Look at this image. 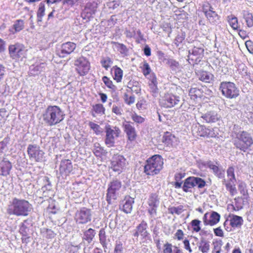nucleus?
Wrapping results in <instances>:
<instances>
[{"label": "nucleus", "instance_id": "obj_1", "mask_svg": "<svg viewBox=\"0 0 253 253\" xmlns=\"http://www.w3.org/2000/svg\"><path fill=\"white\" fill-rule=\"evenodd\" d=\"M42 117L46 125L52 126L62 122L65 118V114L59 106L48 105L43 112Z\"/></svg>", "mask_w": 253, "mask_h": 253}, {"label": "nucleus", "instance_id": "obj_2", "mask_svg": "<svg viewBox=\"0 0 253 253\" xmlns=\"http://www.w3.org/2000/svg\"><path fill=\"white\" fill-rule=\"evenodd\" d=\"M164 159L159 154L149 158L145 162L143 172L148 176H154L159 174L164 168Z\"/></svg>", "mask_w": 253, "mask_h": 253}, {"label": "nucleus", "instance_id": "obj_3", "mask_svg": "<svg viewBox=\"0 0 253 253\" xmlns=\"http://www.w3.org/2000/svg\"><path fill=\"white\" fill-rule=\"evenodd\" d=\"M233 143L237 149L246 152L253 145V138L250 133L243 130L236 133Z\"/></svg>", "mask_w": 253, "mask_h": 253}, {"label": "nucleus", "instance_id": "obj_4", "mask_svg": "<svg viewBox=\"0 0 253 253\" xmlns=\"http://www.w3.org/2000/svg\"><path fill=\"white\" fill-rule=\"evenodd\" d=\"M219 90L223 96L228 99H235L240 94V90L233 82L223 81L220 83Z\"/></svg>", "mask_w": 253, "mask_h": 253}, {"label": "nucleus", "instance_id": "obj_5", "mask_svg": "<svg viewBox=\"0 0 253 253\" xmlns=\"http://www.w3.org/2000/svg\"><path fill=\"white\" fill-rule=\"evenodd\" d=\"M122 186L121 181L117 179H113L109 183L106 193V201L108 204H112L117 199Z\"/></svg>", "mask_w": 253, "mask_h": 253}, {"label": "nucleus", "instance_id": "obj_6", "mask_svg": "<svg viewBox=\"0 0 253 253\" xmlns=\"http://www.w3.org/2000/svg\"><path fill=\"white\" fill-rule=\"evenodd\" d=\"M105 129L106 133L105 143L108 147H113L114 146L115 139L120 136L121 130L118 126L112 127L109 125L105 126Z\"/></svg>", "mask_w": 253, "mask_h": 253}, {"label": "nucleus", "instance_id": "obj_7", "mask_svg": "<svg viewBox=\"0 0 253 253\" xmlns=\"http://www.w3.org/2000/svg\"><path fill=\"white\" fill-rule=\"evenodd\" d=\"M204 45L199 42H196L193 44L192 49L189 50L188 60L193 64H198L204 56Z\"/></svg>", "mask_w": 253, "mask_h": 253}, {"label": "nucleus", "instance_id": "obj_8", "mask_svg": "<svg viewBox=\"0 0 253 253\" xmlns=\"http://www.w3.org/2000/svg\"><path fill=\"white\" fill-rule=\"evenodd\" d=\"M76 72L80 76L86 75L90 69V63L88 60L83 56L77 58L74 63Z\"/></svg>", "mask_w": 253, "mask_h": 253}, {"label": "nucleus", "instance_id": "obj_9", "mask_svg": "<svg viewBox=\"0 0 253 253\" xmlns=\"http://www.w3.org/2000/svg\"><path fill=\"white\" fill-rule=\"evenodd\" d=\"M27 154L31 161L41 162L44 158V152L37 144H29L27 148Z\"/></svg>", "mask_w": 253, "mask_h": 253}, {"label": "nucleus", "instance_id": "obj_10", "mask_svg": "<svg viewBox=\"0 0 253 253\" xmlns=\"http://www.w3.org/2000/svg\"><path fill=\"white\" fill-rule=\"evenodd\" d=\"M202 8L207 20L211 24L215 25L219 20L220 16L214 10L212 5L208 1H205L202 4Z\"/></svg>", "mask_w": 253, "mask_h": 253}, {"label": "nucleus", "instance_id": "obj_11", "mask_svg": "<svg viewBox=\"0 0 253 253\" xmlns=\"http://www.w3.org/2000/svg\"><path fill=\"white\" fill-rule=\"evenodd\" d=\"M126 161L125 157L119 154H115L111 160V169L119 173L125 169Z\"/></svg>", "mask_w": 253, "mask_h": 253}, {"label": "nucleus", "instance_id": "obj_12", "mask_svg": "<svg viewBox=\"0 0 253 253\" xmlns=\"http://www.w3.org/2000/svg\"><path fill=\"white\" fill-rule=\"evenodd\" d=\"M8 51L10 56L13 59L18 60L25 57V47L24 44L17 42L9 45Z\"/></svg>", "mask_w": 253, "mask_h": 253}, {"label": "nucleus", "instance_id": "obj_13", "mask_svg": "<svg viewBox=\"0 0 253 253\" xmlns=\"http://www.w3.org/2000/svg\"><path fill=\"white\" fill-rule=\"evenodd\" d=\"M193 135L200 137H213L215 136L213 128L206 127L204 125L198 124L192 130Z\"/></svg>", "mask_w": 253, "mask_h": 253}, {"label": "nucleus", "instance_id": "obj_14", "mask_svg": "<svg viewBox=\"0 0 253 253\" xmlns=\"http://www.w3.org/2000/svg\"><path fill=\"white\" fill-rule=\"evenodd\" d=\"M98 8V4L95 1L87 2L81 12V17L84 20H89L95 14Z\"/></svg>", "mask_w": 253, "mask_h": 253}, {"label": "nucleus", "instance_id": "obj_15", "mask_svg": "<svg viewBox=\"0 0 253 253\" xmlns=\"http://www.w3.org/2000/svg\"><path fill=\"white\" fill-rule=\"evenodd\" d=\"M179 102V97L172 93H167L160 99L161 106L166 108H171L177 105Z\"/></svg>", "mask_w": 253, "mask_h": 253}, {"label": "nucleus", "instance_id": "obj_16", "mask_svg": "<svg viewBox=\"0 0 253 253\" xmlns=\"http://www.w3.org/2000/svg\"><path fill=\"white\" fill-rule=\"evenodd\" d=\"M123 127L124 132L126 134L127 141L132 142L136 141L138 135L135 127L131 122L126 121L123 123Z\"/></svg>", "mask_w": 253, "mask_h": 253}, {"label": "nucleus", "instance_id": "obj_17", "mask_svg": "<svg viewBox=\"0 0 253 253\" xmlns=\"http://www.w3.org/2000/svg\"><path fill=\"white\" fill-rule=\"evenodd\" d=\"M73 166L69 159H63L60 161L59 166V173L63 178H66L72 172Z\"/></svg>", "mask_w": 253, "mask_h": 253}, {"label": "nucleus", "instance_id": "obj_18", "mask_svg": "<svg viewBox=\"0 0 253 253\" xmlns=\"http://www.w3.org/2000/svg\"><path fill=\"white\" fill-rule=\"evenodd\" d=\"M76 48V44L73 42H67L62 43L57 50V54L61 58H64L72 53Z\"/></svg>", "mask_w": 253, "mask_h": 253}, {"label": "nucleus", "instance_id": "obj_19", "mask_svg": "<svg viewBox=\"0 0 253 253\" xmlns=\"http://www.w3.org/2000/svg\"><path fill=\"white\" fill-rule=\"evenodd\" d=\"M196 75L199 80L205 83L211 84L214 81V76L211 73L200 69L195 72Z\"/></svg>", "mask_w": 253, "mask_h": 253}, {"label": "nucleus", "instance_id": "obj_20", "mask_svg": "<svg viewBox=\"0 0 253 253\" xmlns=\"http://www.w3.org/2000/svg\"><path fill=\"white\" fill-rule=\"evenodd\" d=\"M76 217L80 223H86L91 219L90 211L85 207H83L77 212Z\"/></svg>", "mask_w": 253, "mask_h": 253}, {"label": "nucleus", "instance_id": "obj_21", "mask_svg": "<svg viewBox=\"0 0 253 253\" xmlns=\"http://www.w3.org/2000/svg\"><path fill=\"white\" fill-rule=\"evenodd\" d=\"M12 168V163L6 159H3L0 162V175L7 176L9 175Z\"/></svg>", "mask_w": 253, "mask_h": 253}, {"label": "nucleus", "instance_id": "obj_22", "mask_svg": "<svg viewBox=\"0 0 253 253\" xmlns=\"http://www.w3.org/2000/svg\"><path fill=\"white\" fill-rule=\"evenodd\" d=\"M30 207H9L7 209V212L9 214L19 215H27Z\"/></svg>", "mask_w": 253, "mask_h": 253}, {"label": "nucleus", "instance_id": "obj_23", "mask_svg": "<svg viewBox=\"0 0 253 253\" xmlns=\"http://www.w3.org/2000/svg\"><path fill=\"white\" fill-rule=\"evenodd\" d=\"M243 220L242 217L238 215H233L230 217V220H226L224 223V226L226 225H231L232 227H238L243 224Z\"/></svg>", "mask_w": 253, "mask_h": 253}, {"label": "nucleus", "instance_id": "obj_24", "mask_svg": "<svg viewBox=\"0 0 253 253\" xmlns=\"http://www.w3.org/2000/svg\"><path fill=\"white\" fill-rule=\"evenodd\" d=\"M223 184L225 186L226 189L229 192L231 196L235 195L237 191L236 188V180L224 179Z\"/></svg>", "mask_w": 253, "mask_h": 253}, {"label": "nucleus", "instance_id": "obj_25", "mask_svg": "<svg viewBox=\"0 0 253 253\" xmlns=\"http://www.w3.org/2000/svg\"><path fill=\"white\" fill-rule=\"evenodd\" d=\"M207 123H214L219 120L217 113L214 111H208L201 116Z\"/></svg>", "mask_w": 253, "mask_h": 253}, {"label": "nucleus", "instance_id": "obj_26", "mask_svg": "<svg viewBox=\"0 0 253 253\" xmlns=\"http://www.w3.org/2000/svg\"><path fill=\"white\" fill-rule=\"evenodd\" d=\"M176 141L175 136L171 133L167 131L163 136L162 142L168 147L172 146Z\"/></svg>", "mask_w": 253, "mask_h": 253}, {"label": "nucleus", "instance_id": "obj_27", "mask_svg": "<svg viewBox=\"0 0 253 253\" xmlns=\"http://www.w3.org/2000/svg\"><path fill=\"white\" fill-rule=\"evenodd\" d=\"M111 71H113V79L117 83H121L123 77V71L117 65L113 66L111 69Z\"/></svg>", "mask_w": 253, "mask_h": 253}, {"label": "nucleus", "instance_id": "obj_28", "mask_svg": "<svg viewBox=\"0 0 253 253\" xmlns=\"http://www.w3.org/2000/svg\"><path fill=\"white\" fill-rule=\"evenodd\" d=\"M194 187V176H189L185 179L182 188L183 191L188 192Z\"/></svg>", "mask_w": 253, "mask_h": 253}, {"label": "nucleus", "instance_id": "obj_29", "mask_svg": "<svg viewBox=\"0 0 253 253\" xmlns=\"http://www.w3.org/2000/svg\"><path fill=\"white\" fill-rule=\"evenodd\" d=\"M105 112V108L102 104L97 103L93 105L92 106L91 113L93 117H95L96 115H104Z\"/></svg>", "mask_w": 253, "mask_h": 253}, {"label": "nucleus", "instance_id": "obj_30", "mask_svg": "<svg viewBox=\"0 0 253 253\" xmlns=\"http://www.w3.org/2000/svg\"><path fill=\"white\" fill-rule=\"evenodd\" d=\"M186 173L183 171L176 172L174 175L175 181L173 184L175 188H180L182 187L183 182L181 180L185 176Z\"/></svg>", "mask_w": 253, "mask_h": 253}, {"label": "nucleus", "instance_id": "obj_31", "mask_svg": "<svg viewBox=\"0 0 253 253\" xmlns=\"http://www.w3.org/2000/svg\"><path fill=\"white\" fill-rule=\"evenodd\" d=\"M149 80L148 85L153 92H156L158 90V82L157 77L156 75L153 73L149 75V77H147Z\"/></svg>", "mask_w": 253, "mask_h": 253}, {"label": "nucleus", "instance_id": "obj_32", "mask_svg": "<svg viewBox=\"0 0 253 253\" xmlns=\"http://www.w3.org/2000/svg\"><path fill=\"white\" fill-rule=\"evenodd\" d=\"M210 243L204 238H202L199 243V250L202 253H208L210 249Z\"/></svg>", "mask_w": 253, "mask_h": 253}, {"label": "nucleus", "instance_id": "obj_33", "mask_svg": "<svg viewBox=\"0 0 253 253\" xmlns=\"http://www.w3.org/2000/svg\"><path fill=\"white\" fill-rule=\"evenodd\" d=\"M189 94L191 99L195 100L203 96V91L199 88L192 87L190 89Z\"/></svg>", "mask_w": 253, "mask_h": 253}, {"label": "nucleus", "instance_id": "obj_34", "mask_svg": "<svg viewBox=\"0 0 253 253\" xmlns=\"http://www.w3.org/2000/svg\"><path fill=\"white\" fill-rule=\"evenodd\" d=\"M208 168L211 169L214 174L218 178H222L224 175V170L221 169L219 168L211 163H208Z\"/></svg>", "mask_w": 253, "mask_h": 253}, {"label": "nucleus", "instance_id": "obj_35", "mask_svg": "<svg viewBox=\"0 0 253 253\" xmlns=\"http://www.w3.org/2000/svg\"><path fill=\"white\" fill-rule=\"evenodd\" d=\"M227 21L233 30H239V25L237 18L234 15L227 17Z\"/></svg>", "mask_w": 253, "mask_h": 253}, {"label": "nucleus", "instance_id": "obj_36", "mask_svg": "<svg viewBox=\"0 0 253 253\" xmlns=\"http://www.w3.org/2000/svg\"><path fill=\"white\" fill-rule=\"evenodd\" d=\"M95 234L96 232L94 229L89 228L84 232L83 240L86 241L88 243H90L92 241Z\"/></svg>", "mask_w": 253, "mask_h": 253}, {"label": "nucleus", "instance_id": "obj_37", "mask_svg": "<svg viewBox=\"0 0 253 253\" xmlns=\"http://www.w3.org/2000/svg\"><path fill=\"white\" fill-rule=\"evenodd\" d=\"M147 228V224L144 221H142L141 223L137 226L136 229L138 231L141 236L143 238H146L149 235L146 230Z\"/></svg>", "mask_w": 253, "mask_h": 253}, {"label": "nucleus", "instance_id": "obj_38", "mask_svg": "<svg viewBox=\"0 0 253 253\" xmlns=\"http://www.w3.org/2000/svg\"><path fill=\"white\" fill-rule=\"evenodd\" d=\"M220 217V216L217 212L213 211L211 213L210 219L207 221H205V222H206L207 224L212 226L219 222Z\"/></svg>", "mask_w": 253, "mask_h": 253}, {"label": "nucleus", "instance_id": "obj_39", "mask_svg": "<svg viewBox=\"0 0 253 253\" xmlns=\"http://www.w3.org/2000/svg\"><path fill=\"white\" fill-rule=\"evenodd\" d=\"M45 4L43 2H41L38 7L37 12V17L38 22H42V18L45 15Z\"/></svg>", "mask_w": 253, "mask_h": 253}, {"label": "nucleus", "instance_id": "obj_40", "mask_svg": "<svg viewBox=\"0 0 253 253\" xmlns=\"http://www.w3.org/2000/svg\"><path fill=\"white\" fill-rule=\"evenodd\" d=\"M249 196H242L235 198V204L237 206H246L249 204Z\"/></svg>", "mask_w": 253, "mask_h": 253}, {"label": "nucleus", "instance_id": "obj_41", "mask_svg": "<svg viewBox=\"0 0 253 253\" xmlns=\"http://www.w3.org/2000/svg\"><path fill=\"white\" fill-rule=\"evenodd\" d=\"M102 81L108 88L113 91L116 90L117 86L114 84L113 81L107 76H103L102 78Z\"/></svg>", "mask_w": 253, "mask_h": 253}, {"label": "nucleus", "instance_id": "obj_42", "mask_svg": "<svg viewBox=\"0 0 253 253\" xmlns=\"http://www.w3.org/2000/svg\"><path fill=\"white\" fill-rule=\"evenodd\" d=\"M243 17L247 26L249 28L253 26V15L248 11H244Z\"/></svg>", "mask_w": 253, "mask_h": 253}, {"label": "nucleus", "instance_id": "obj_43", "mask_svg": "<svg viewBox=\"0 0 253 253\" xmlns=\"http://www.w3.org/2000/svg\"><path fill=\"white\" fill-rule=\"evenodd\" d=\"M24 21L22 19H18L14 21L12 28L15 33L19 32L24 28Z\"/></svg>", "mask_w": 253, "mask_h": 253}, {"label": "nucleus", "instance_id": "obj_44", "mask_svg": "<svg viewBox=\"0 0 253 253\" xmlns=\"http://www.w3.org/2000/svg\"><path fill=\"white\" fill-rule=\"evenodd\" d=\"M112 43L115 45L117 50L119 51L121 54L124 55H127L128 49L125 44L118 42H113Z\"/></svg>", "mask_w": 253, "mask_h": 253}, {"label": "nucleus", "instance_id": "obj_45", "mask_svg": "<svg viewBox=\"0 0 253 253\" xmlns=\"http://www.w3.org/2000/svg\"><path fill=\"white\" fill-rule=\"evenodd\" d=\"M80 246L79 245H73L71 243L68 242L65 244V250L68 253H77Z\"/></svg>", "mask_w": 253, "mask_h": 253}, {"label": "nucleus", "instance_id": "obj_46", "mask_svg": "<svg viewBox=\"0 0 253 253\" xmlns=\"http://www.w3.org/2000/svg\"><path fill=\"white\" fill-rule=\"evenodd\" d=\"M99 238L100 244L104 248H107L106 235L105 229L101 228L99 233Z\"/></svg>", "mask_w": 253, "mask_h": 253}, {"label": "nucleus", "instance_id": "obj_47", "mask_svg": "<svg viewBox=\"0 0 253 253\" xmlns=\"http://www.w3.org/2000/svg\"><path fill=\"white\" fill-rule=\"evenodd\" d=\"M100 63L103 68L108 70L113 63V61L109 57H103L100 60Z\"/></svg>", "mask_w": 253, "mask_h": 253}, {"label": "nucleus", "instance_id": "obj_48", "mask_svg": "<svg viewBox=\"0 0 253 253\" xmlns=\"http://www.w3.org/2000/svg\"><path fill=\"white\" fill-rule=\"evenodd\" d=\"M174 13L176 16V18L177 20H180L181 19H186L187 18L188 13L185 11L184 10L182 9V8H177L174 11Z\"/></svg>", "mask_w": 253, "mask_h": 253}, {"label": "nucleus", "instance_id": "obj_49", "mask_svg": "<svg viewBox=\"0 0 253 253\" xmlns=\"http://www.w3.org/2000/svg\"><path fill=\"white\" fill-rule=\"evenodd\" d=\"M194 182L195 187L197 186L199 189L204 188L206 185V181L202 178L199 177L194 176Z\"/></svg>", "mask_w": 253, "mask_h": 253}, {"label": "nucleus", "instance_id": "obj_50", "mask_svg": "<svg viewBox=\"0 0 253 253\" xmlns=\"http://www.w3.org/2000/svg\"><path fill=\"white\" fill-rule=\"evenodd\" d=\"M132 120L136 124H142L145 121V119L142 116L138 115L135 112H133L131 115Z\"/></svg>", "mask_w": 253, "mask_h": 253}, {"label": "nucleus", "instance_id": "obj_51", "mask_svg": "<svg viewBox=\"0 0 253 253\" xmlns=\"http://www.w3.org/2000/svg\"><path fill=\"white\" fill-rule=\"evenodd\" d=\"M26 223V221H24L21 225L19 229V233L23 237L29 235V229L25 224Z\"/></svg>", "mask_w": 253, "mask_h": 253}, {"label": "nucleus", "instance_id": "obj_52", "mask_svg": "<svg viewBox=\"0 0 253 253\" xmlns=\"http://www.w3.org/2000/svg\"><path fill=\"white\" fill-rule=\"evenodd\" d=\"M141 68L143 74L145 77H147L148 75H150L151 69L149 64L146 61L144 62L142 66L141 67Z\"/></svg>", "mask_w": 253, "mask_h": 253}, {"label": "nucleus", "instance_id": "obj_53", "mask_svg": "<svg viewBox=\"0 0 253 253\" xmlns=\"http://www.w3.org/2000/svg\"><path fill=\"white\" fill-rule=\"evenodd\" d=\"M113 253H124V248L121 241H117L116 242Z\"/></svg>", "mask_w": 253, "mask_h": 253}, {"label": "nucleus", "instance_id": "obj_54", "mask_svg": "<svg viewBox=\"0 0 253 253\" xmlns=\"http://www.w3.org/2000/svg\"><path fill=\"white\" fill-rule=\"evenodd\" d=\"M200 223L201 221L198 219H194L191 221V224L193 232H198L201 230Z\"/></svg>", "mask_w": 253, "mask_h": 253}, {"label": "nucleus", "instance_id": "obj_55", "mask_svg": "<svg viewBox=\"0 0 253 253\" xmlns=\"http://www.w3.org/2000/svg\"><path fill=\"white\" fill-rule=\"evenodd\" d=\"M42 233L43 234L44 236L47 239H52L56 235V234L50 229L43 228L42 230Z\"/></svg>", "mask_w": 253, "mask_h": 253}, {"label": "nucleus", "instance_id": "obj_56", "mask_svg": "<svg viewBox=\"0 0 253 253\" xmlns=\"http://www.w3.org/2000/svg\"><path fill=\"white\" fill-rule=\"evenodd\" d=\"M10 137L7 136L5 137L2 141L0 142V152L2 153L3 150L7 148V145L9 144Z\"/></svg>", "mask_w": 253, "mask_h": 253}, {"label": "nucleus", "instance_id": "obj_57", "mask_svg": "<svg viewBox=\"0 0 253 253\" xmlns=\"http://www.w3.org/2000/svg\"><path fill=\"white\" fill-rule=\"evenodd\" d=\"M43 180L44 182L47 183V184H45L44 186L42 187L43 193L45 194L44 196H46L45 190H48V192H51L52 193V191L51 190V184L49 181V178L47 176H44L43 178Z\"/></svg>", "mask_w": 253, "mask_h": 253}, {"label": "nucleus", "instance_id": "obj_58", "mask_svg": "<svg viewBox=\"0 0 253 253\" xmlns=\"http://www.w3.org/2000/svg\"><path fill=\"white\" fill-rule=\"evenodd\" d=\"M239 190L243 196H249L248 190L246 189V184L245 183L242 182L238 185Z\"/></svg>", "mask_w": 253, "mask_h": 253}, {"label": "nucleus", "instance_id": "obj_59", "mask_svg": "<svg viewBox=\"0 0 253 253\" xmlns=\"http://www.w3.org/2000/svg\"><path fill=\"white\" fill-rule=\"evenodd\" d=\"M159 204V200L158 198V196L156 194L152 195L149 199L148 201L149 206H156Z\"/></svg>", "mask_w": 253, "mask_h": 253}, {"label": "nucleus", "instance_id": "obj_60", "mask_svg": "<svg viewBox=\"0 0 253 253\" xmlns=\"http://www.w3.org/2000/svg\"><path fill=\"white\" fill-rule=\"evenodd\" d=\"M93 154L97 157H101L104 154V150L103 148L99 146H95L93 150Z\"/></svg>", "mask_w": 253, "mask_h": 253}, {"label": "nucleus", "instance_id": "obj_61", "mask_svg": "<svg viewBox=\"0 0 253 253\" xmlns=\"http://www.w3.org/2000/svg\"><path fill=\"white\" fill-rule=\"evenodd\" d=\"M124 99L125 102L128 105H130L131 104L134 103L135 101V97L134 96H129L127 93H125Z\"/></svg>", "mask_w": 253, "mask_h": 253}, {"label": "nucleus", "instance_id": "obj_62", "mask_svg": "<svg viewBox=\"0 0 253 253\" xmlns=\"http://www.w3.org/2000/svg\"><path fill=\"white\" fill-rule=\"evenodd\" d=\"M12 204L13 206H27L29 203L25 200H19L14 198L13 199Z\"/></svg>", "mask_w": 253, "mask_h": 253}, {"label": "nucleus", "instance_id": "obj_63", "mask_svg": "<svg viewBox=\"0 0 253 253\" xmlns=\"http://www.w3.org/2000/svg\"><path fill=\"white\" fill-rule=\"evenodd\" d=\"M213 249L212 253H220L222 244L221 242H213Z\"/></svg>", "mask_w": 253, "mask_h": 253}, {"label": "nucleus", "instance_id": "obj_64", "mask_svg": "<svg viewBox=\"0 0 253 253\" xmlns=\"http://www.w3.org/2000/svg\"><path fill=\"white\" fill-rule=\"evenodd\" d=\"M90 127L94 130L96 134H99L101 132L100 127L99 125L92 122L89 123Z\"/></svg>", "mask_w": 253, "mask_h": 253}]
</instances>
